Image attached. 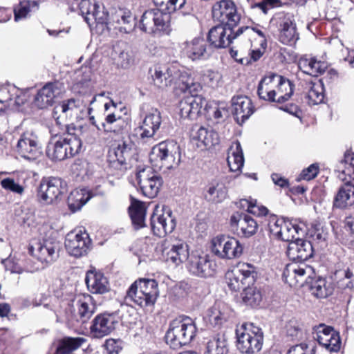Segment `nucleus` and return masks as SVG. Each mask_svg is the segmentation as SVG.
<instances>
[{
	"label": "nucleus",
	"instance_id": "f257e3e1",
	"mask_svg": "<svg viewBox=\"0 0 354 354\" xmlns=\"http://www.w3.org/2000/svg\"><path fill=\"white\" fill-rule=\"evenodd\" d=\"M77 131L80 130L66 126L65 132L53 135L46 147L47 157L52 161H62L78 154L82 142Z\"/></svg>",
	"mask_w": 354,
	"mask_h": 354
},
{
	"label": "nucleus",
	"instance_id": "f03ea898",
	"mask_svg": "<svg viewBox=\"0 0 354 354\" xmlns=\"http://www.w3.org/2000/svg\"><path fill=\"white\" fill-rule=\"evenodd\" d=\"M177 87L183 92L189 94L181 100L179 103L181 117L189 119L196 118L206 102L205 100L198 95L202 88L201 84L195 82L183 66Z\"/></svg>",
	"mask_w": 354,
	"mask_h": 354
},
{
	"label": "nucleus",
	"instance_id": "7ed1b4c3",
	"mask_svg": "<svg viewBox=\"0 0 354 354\" xmlns=\"http://www.w3.org/2000/svg\"><path fill=\"white\" fill-rule=\"evenodd\" d=\"M158 295V283L155 279H140L129 288L124 299L127 304L133 303L144 308L153 306Z\"/></svg>",
	"mask_w": 354,
	"mask_h": 354
},
{
	"label": "nucleus",
	"instance_id": "20e7f679",
	"mask_svg": "<svg viewBox=\"0 0 354 354\" xmlns=\"http://www.w3.org/2000/svg\"><path fill=\"white\" fill-rule=\"evenodd\" d=\"M197 328L195 322L187 316H179L169 324L166 333V342L176 349L188 344L196 336Z\"/></svg>",
	"mask_w": 354,
	"mask_h": 354
},
{
	"label": "nucleus",
	"instance_id": "39448f33",
	"mask_svg": "<svg viewBox=\"0 0 354 354\" xmlns=\"http://www.w3.org/2000/svg\"><path fill=\"white\" fill-rule=\"evenodd\" d=\"M270 235L277 241L295 243L302 241L305 243L307 240H304L306 232V226L304 223L300 225L290 221L272 218L268 224ZM309 243L311 241H308Z\"/></svg>",
	"mask_w": 354,
	"mask_h": 354
},
{
	"label": "nucleus",
	"instance_id": "423d86ee",
	"mask_svg": "<svg viewBox=\"0 0 354 354\" xmlns=\"http://www.w3.org/2000/svg\"><path fill=\"white\" fill-rule=\"evenodd\" d=\"M149 160L156 169H169L178 166L180 161V148L176 141L166 140L154 146Z\"/></svg>",
	"mask_w": 354,
	"mask_h": 354
},
{
	"label": "nucleus",
	"instance_id": "0eeeda50",
	"mask_svg": "<svg viewBox=\"0 0 354 354\" xmlns=\"http://www.w3.org/2000/svg\"><path fill=\"white\" fill-rule=\"evenodd\" d=\"M236 347L242 353L254 354L262 348L263 335L261 329L253 324H243L236 330Z\"/></svg>",
	"mask_w": 354,
	"mask_h": 354
},
{
	"label": "nucleus",
	"instance_id": "6e6552de",
	"mask_svg": "<svg viewBox=\"0 0 354 354\" xmlns=\"http://www.w3.org/2000/svg\"><path fill=\"white\" fill-rule=\"evenodd\" d=\"M187 268L189 273L199 278H212L218 272V265L208 254L195 250H192L189 257Z\"/></svg>",
	"mask_w": 354,
	"mask_h": 354
},
{
	"label": "nucleus",
	"instance_id": "1a4fd4ad",
	"mask_svg": "<svg viewBox=\"0 0 354 354\" xmlns=\"http://www.w3.org/2000/svg\"><path fill=\"white\" fill-rule=\"evenodd\" d=\"M170 16L158 8L146 10L142 15L139 28L147 34L160 35L169 34Z\"/></svg>",
	"mask_w": 354,
	"mask_h": 354
},
{
	"label": "nucleus",
	"instance_id": "9d476101",
	"mask_svg": "<svg viewBox=\"0 0 354 354\" xmlns=\"http://www.w3.org/2000/svg\"><path fill=\"white\" fill-rule=\"evenodd\" d=\"M135 154V148L131 140H122L109 152L108 162L111 169L123 174L130 166Z\"/></svg>",
	"mask_w": 354,
	"mask_h": 354
},
{
	"label": "nucleus",
	"instance_id": "9b49d317",
	"mask_svg": "<svg viewBox=\"0 0 354 354\" xmlns=\"http://www.w3.org/2000/svg\"><path fill=\"white\" fill-rule=\"evenodd\" d=\"M72 303V307L68 309L71 314H67V319L72 324L75 322L86 323L95 311V304L89 295H78ZM66 313H68V310Z\"/></svg>",
	"mask_w": 354,
	"mask_h": 354
},
{
	"label": "nucleus",
	"instance_id": "f8f14e48",
	"mask_svg": "<svg viewBox=\"0 0 354 354\" xmlns=\"http://www.w3.org/2000/svg\"><path fill=\"white\" fill-rule=\"evenodd\" d=\"M151 227L153 234L158 237L172 232L176 227V221L171 210L168 207L162 206L160 209L156 206L151 216Z\"/></svg>",
	"mask_w": 354,
	"mask_h": 354
},
{
	"label": "nucleus",
	"instance_id": "ddd939ff",
	"mask_svg": "<svg viewBox=\"0 0 354 354\" xmlns=\"http://www.w3.org/2000/svg\"><path fill=\"white\" fill-rule=\"evenodd\" d=\"M140 112L143 119L138 127L140 138L142 140L152 138L160 128L161 113L158 109L145 105L142 106Z\"/></svg>",
	"mask_w": 354,
	"mask_h": 354
},
{
	"label": "nucleus",
	"instance_id": "4468645a",
	"mask_svg": "<svg viewBox=\"0 0 354 354\" xmlns=\"http://www.w3.org/2000/svg\"><path fill=\"white\" fill-rule=\"evenodd\" d=\"M81 15L84 17L86 23L91 26L94 23L105 26L107 29L110 27L109 14L103 6L93 2L91 0H82L79 4Z\"/></svg>",
	"mask_w": 354,
	"mask_h": 354
},
{
	"label": "nucleus",
	"instance_id": "2eb2a0df",
	"mask_svg": "<svg viewBox=\"0 0 354 354\" xmlns=\"http://www.w3.org/2000/svg\"><path fill=\"white\" fill-rule=\"evenodd\" d=\"M315 275L314 269L306 264L292 262L286 265L283 272V277L290 286H303Z\"/></svg>",
	"mask_w": 354,
	"mask_h": 354
},
{
	"label": "nucleus",
	"instance_id": "dca6fc26",
	"mask_svg": "<svg viewBox=\"0 0 354 354\" xmlns=\"http://www.w3.org/2000/svg\"><path fill=\"white\" fill-rule=\"evenodd\" d=\"M137 180L142 194L149 198L157 196L162 185L161 176L151 167L140 169L137 173Z\"/></svg>",
	"mask_w": 354,
	"mask_h": 354
},
{
	"label": "nucleus",
	"instance_id": "f3484780",
	"mask_svg": "<svg viewBox=\"0 0 354 354\" xmlns=\"http://www.w3.org/2000/svg\"><path fill=\"white\" fill-rule=\"evenodd\" d=\"M213 18L231 26H236L241 19L235 3L231 0H221L216 2L212 6Z\"/></svg>",
	"mask_w": 354,
	"mask_h": 354
},
{
	"label": "nucleus",
	"instance_id": "a211bd4d",
	"mask_svg": "<svg viewBox=\"0 0 354 354\" xmlns=\"http://www.w3.org/2000/svg\"><path fill=\"white\" fill-rule=\"evenodd\" d=\"M119 324L116 313L97 315L92 321L90 333L94 338H102L115 330Z\"/></svg>",
	"mask_w": 354,
	"mask_h": 354
},
{
	"label": "nucleus",
	"instance_id": "6ab92c4d",
	"mask_svg": "<svg viewBox=\"0 0 354 354\" xmlns=\"http://www.w3.org/2000/svg\"><path fill=\"white\" fill-rule=\"evenodd\" d=\"M63 181L61 178L49 177L44 178L40 183L38 197L46 205L53 204L62 194Z\"/></svg>",
	"mask_w": 354,
	"mask_h": 354
},
{
	"label": "nucleus",
	"instance_id": "aec40b11",
	"mask_svg": "<svg viewBox=\"0 0 354 354\" xmlns=\"http://www.w3.org/2000/svg\"><path fill=\"white\" fill-rule=\"evenodd\" d=\"M276 21L279 30V41L286 45H292L299 39L296 24L292 16L289 14L279 13L272 19Z\"/></svg>",
	"mask_w": 354,
	"mask_h": 354
},
{
	"label": "nucleus",
	"instance_id": "412c9836",
	"mask_svg": "<svg viewBox=\"0 0 354 354\" xmlns=\"http://www.w3.org/2000/svg\"><path fill=\"white\" fill-rule=\"evenodd\" d=\"M17 151L22 158L29 160H35L41 156L38 138L32 133H25L21 136Z\"/></svg>",
	"mask_w": 354,
	"mask_h": 354
},
{
	"label": "nucleus",
	"instance_id": "4be33fe9",
	"mask_svg": "<svg viewBox=\"0 0 354 354\" xmlns=\"http://www.w3.org/2000/svg\"><path fill=\"white\" fill-rule=\"evenodd\" d=\"M182 67L177 63H172L167 66L156 68L153 75L154 84L160 88L167 87L171 84L177 86Z\"/></svg>",
	"mask_w": 354,
	"mask_h": 354
},
{
	"label": "nucleus",
	"instance_id": "5701e85b",
	"mask_svg": "<svg viewBox=\"0 0 354 354\" xmlns=\"http://www.w3.org/2000/svg\"><path fill=\"white\" fill-rule=\"evenodd\" d=\"M29 253L35 257L39 263L35 265L28 264V270L35 272L47 267L50 264L57 256L55 250L52 245H32L28 247Z\"/></svg>",
	"mask_w": 354,
	"mask_h": 354
},
{
	"label": "nucleus",
	"instance_id": "b1692460",
	"mask_svg": "<svg viewBox=\"0 0 354 354\" xmlns=\"http://www.w3.org/2000/svg\"><path fill=\"white\" fill-rule=\"evenodd\" d=\"M234 26L221 24L212 28L207 35V40L210 46L216 48H226L236 39Z\"/></svg>",
	"mask_w": 354,
	"mask_h": 354
},
{
	"label": "nucleus",
	"instance_id": "393cba45",
	"mask_svg": "<svg viewBox=\"0 0 354 354\" xmlns=\"http://www.w3.org/2000/svg\"><path fill=\"white\" fill-rule=\"evenodd\" d=\"M109 29L117 30L122 34L131 33L136 27L135 18L127 9H118L112 12L109 19Z\"/></svg>",
	"mask_w": 354,
	"mask_h": 354
},
{
	"label": "nucleus",
	"instance_id": "a878e982",
	"mask_svg": "<svg viewBox=\"0 0 354 354\" xmlns=\"http://www.w3.org/2000/svg\"><path fill=\"white\" fill-rule=\"evenodd\" d=\"M314 338L330 352H337L340 349V337L330 326L320 324L317 328L316 336Z\"/></svg>",
	"mask_w": 354,
	"mask_h": 354
},
{
	"label": "nucleus",
	"instance_id": "bb28decb",
	"mask_svg": "<svg viewBox=\"0 0 354 354\" xmlns=\"http://www.w3.org/2000/svg\"><path fill=\"white\" fill-rule=\"evenodd\" d=\"M209 50L206 41L201 37L194 38L181 44L182 55L192 61L208 57L210 54Z\"/></svg>",
	"mask_w": 354,
	"mask_h": 354
},
{
	"label": "nucleus",
	"instance_id": "cd10ccee",
	"mask_svg": "<svg viewBox=\"0 0 354 354\" xmlns=\"http://www.w3.org/2000/svg\"><path fill=\"white\" fill-rule=\"evenodd\" d=\"M85 282L88 290L93 294H104L109 290L107 278L94 267L86 272Z\"/></svg>",
	"mask_w": 354,
	"mask_h": 354
},
{
	"label": "nucleus",
	"instance_id": "c85d7f7f",
	"mask_svg": "<svg viewBox=\"0 0 354 354\" xmlns=\"http://www.w3.org/2000/svg\"><path fill=\"white\" fill-rule=\"evenodd\" d=\"M232 113L239 124L244 122L254 112L252 101L246 96L239 95L232 99Z\"/></svg>",
	"mask_w": 354,
	"mask_h": 354
},
{
	"label": "nucleus",
	"instance_id": "c756f323",
	"mask_svg": "<svg viewBox=\"0 0 354 354\" xmlns=\"http://www.w3.org/2000/svg\"><path fill=\"white\" fill-rule=\"evenodd\" d=\"M192 141L201 150L209 149L219 143V136L213 129L200 127L195 131L193 130Z\"/></svg>",
	"mask_w": 354,
	"mask_h": 354
},
{
	"label": "nucleus",
	"instance_id": "7c9ffc66",
	"mask_svg": "<svg viewBox=\"0 0 354 354\" xmlns=\"http://www.w3.org/2000/svg\"><path fill=\"white\" fill-rule=\"evenodd\" d=\"M228 196V189L223 178L214 179L207 186L205 200L214 204L223 202Z\"/></svg>",
	"mask_w": 354,
	"mask_h": 354
},
{
	"label": "nucleus",
	"instance_id": "2f4dec72",
	"mask_svg": "<svg viewBox=\"0 0 354 354\" xmlns=\"http://www.w3.org/2000/svg\"><path fill=\"white\" fill-rule=\"evenodd\" d=\"M232 226H238L240 228L242 235L245 237H250L254 235L257 229V222L249 214L245 213L236 212L230 218Z\"/></svg>",
	"mask_w": 354,
	"mask_h": 354
},
{
	"label": "nucleus",
	"instance_id": "473e14b6",
	"mask_svg": "<svg viewBox=\"0 0 354 354\" xmlns=\"http://www.w3.org/2000/svg\"><path fill=\"white\" fill-rule=\"evenodd\" d=\"M82 106V102L79 99L71 98L64 100L54 107L53 117L57 123L60 124L59 120L61 118H72L77 114Z\"/></svg>",
	"mask_w": 354,
	"mask_h": 354
},
{
	"label": "nucleus",
	"instance_id": "72a5a7b5",
	"mask_svg": "<svg viewBox=\"0 0 354 354\" xmlns=\"http://www.w3.org/2000/svg\"><path fill=\"white\" fill-rule=\"evenodd\" d=\"M188 245H168L161 248L163 259L176 265L187 260L188 261L191 252Z\"/></svg>",
	"mask_w": 354,
	"mask_h": 354
},
{
	"label": "nucleus",
	"instance_id": "f704fd0d",
	"mask_svg": "<svg viewBox=\"0 0 354 354\" xmlns=\"http://www.w3.org/2000/svg\"><path fill=\"white\" fill-rule=\"evenodd\" d=\"M59 83H49L40 89L35 97V103L39 109H44L53 104L54 100L61 93Z\"/></svg>",
	"mask_w": 354,
	"mask_h": 354
},
{
	"label": "nucleus",
	"instance_id": "c9c22d12",
	"mask_svg": "<svg viewBox=\"0 0 354 354\" xmlns=\"http://www.w3.org/2000/svg\"><path fill=\"white\" fill-rule=\"evenodd\" d=\"M298 66L304 73L313 77H318L322 75L328 68V64L319 61L315 57H301L299 60Z\"/></svg>",
	"mask_w": 354,
	"mask_h": 354
},
{
	"label": "nucleus",
	"instance_id": "e433bc0d",
	"mask_svg": "<svg viewBox=\"0 0 354 354\" xmlns=\"http://www.w3.org/2000/svg\"><path fill=\"white\" fill-rule=\"evenodd\" d=\"M309 285L310 292L317 298H326L333 292V286L330 282H328L326 278L312 276V278L306 282Z\"/></svg>",
	"mask_w": 354,
	"mask_h": 354
},
{
	"label": "nucleus",
	"instance_id": "4c0bfd02",
	"mask_svg": "<svg viewBox=\"0 0 354 354\" xmlns=\"http://www.w3.org/2000/svg\"><path fill=\"white\" fill-rule=\"evenodd\" d=\"M353 204L354 185L348 181L339 188L333 205L337 208L344 209Z\"/></svg>",
	"mask_w": 354,
	"mask_h": 354
},
{
	"label": "nucleus",
	"instance_id": "58836bf2",
	"mask_svg": "<svg viewBox=\"0 0 354 354\" xmlns=\"http://www.w3.org/2000/svg\"><path fill=\"white\" fill-rule=\"evenodd\" d=\"M227 165L231 171H240L244 164V158L240 142H233L227 150Z\"/></svg>",
	"mask_w": 354,
	"mask_h": 354
},
{
	"label": "nucleus",
	"instance_id": "ea45409f",
	"mask_svg": "<svg viewBox=\"0 0 354 354\" xmlns=\"http://www.w3.org/2000/svg\"><path fill=\"white\" fill-rule=\"evenodd\" d=\"M277 75L272 74L263 77L259 82L257 89L259 97L266 101L275 102V87Z\"/></svg>",
	"mask_w": 354,
	"mask_h": 354
},
{
	"label": "nucleus",
	"instance_id": "a19ab883",
	"mask_svg": "<svg viewBox=\"0 0 354 354\" xmlns=\"http://www.w3.org/2000/svg\"><path fill=\"white\" fill-rule=\"evenodd\" d=\"M211 252L223 259H234L241 257L243 245H211Z\"/></svg>",
	"mask_w": 354,
	"mask_h": 354
},
{
	"label": "nucleus",
	"instance_id": "79ce46f5",
	"mask_svg": "<svg viewBox=\"0 0 354 354\" xmlns=\"http://www.w3.org/2000/svg\"><path fill=\"white\" fill-rule=\"evenodd\" d=\"M230 317L228 308L222 303H217L208 310L207 317L211 325L218 326L226 322Z\"/></svg>",
	"mask_w": 354,
	"mask_h": 354
},
{
	"label": "nucleus",
	"instance_id": "37998d69",
	"mask_svg": "<svg viewBox=\"0 0 354 354\" xmlns=\"http://www.w3.org/2000/svg\"><path fill=\"white\" fill-rule=\"evenodd\" d=\"M275 87V102L282 104L288 101L293 94V85L290 81L277 75Z\"/></svg>",
	"mask_w": 354,
	"mask_h": 354
},
{
	"label": "nucleus",
	"instance_id": "c03bdc74",
	"mask_svg": "<svg viewBox=\"0 0 354 354\" xmlns=\"http://www.w3.org/2000/svg\"><path fill=\"white\" fill-rule=\"evenodd\" d=\"M313 245H288L287 254L294 261H303L313 257Z\"/></svg>",
	"mask_w": 354,
	"mask_h": 354
},
{
	"label": "nucleus",
	"instance_id": "a18cd8bd",
	"mask_svg": "<svg viewBox=\"0 0 354 354\" xmlns=\"http://www.w3.org/2000/svg\"><path fill=\"white\" fill-rule=\"evenodd\" d=\"M89 192L86 189H75L73 190L68 197L69 209L75 212L82 208L91 198Z\"/></svg>",
	"mask_w": 354,
	"mask_h": 354
},
{
	"label": "nucleus",
	"instance_id": "49530a36",
	"mask_svg": "<svg viewBox=\"0 0 354 354\" xmlns=\"http://www.w3.org/2000/svg\"><path fill=\"white\" fill-rule=\"evenodd\" d=\"M305 90L307 92L306 97L309 104H319L323 102L324 98V87L321 82H306Z\"/></svg>",
	"mask_w": 354,
	"mask_h": 354
},
{
	"label": "nucleus",
	"instance_id": "de8ad7c7",
	"mask_svg": "<svg viewBox=\"0 0 354 354\" xmlns=\"http://www.w3.org/2000/svg\"><path fill=\"white\" fill-rule=\"evenodd\" d=\"M86 339L84 337H64L57 344L55 354H70L80 348Z\"/></svg>",
	"mask_w": 354,
	"mask_h": 354
},
{
	"label": "nucleus",
	"instance_id": "09e8293b",
	"mask_svg": "<svg viewBox=\"0 0 354 354\" xmlns=\"http://www.w3.org/2000/svg\"><path fill=\"white\" fill-rule=\"evenodd\" d=\"M234 268L246 284L250 285L254 282L257 272L252 264L239 262Z\"/></svg>",
	"mask_w": 354,
	"mask_h": 354
},
{
	"label": "nucleus",
	"instance_id": "8fccbe9b",
	"mask_svg": "<svg viewBox=\"0 0 354 354\" xmlns=\"http://www.w3.org/2000/svg\"><path fill=\"white\" fill-rule=\"evenodd\" d=\"M155 6L164 14H171L183 10L186 6V0H153Z\"/></svg>",
	"mask_w": 354,
	"mask_h": 354
},
{
	"label": "nucleus",
	"instance_id": "3c124183",
	"mask_svg": "<svg viewBox=\"0 0 354 354\" xmlns=\"http://www.w3.org/2000/svg\"><path fill=\"white\" fill-rule=\"evenodd\" d=\"M227 342L223 335L213 337L207 344L206 354H227Z\"/></svg>",
	"mask_w": 354,
	"mask_h": 354
},
{
	"label": "nucleus",
	"instance_id": "603ef678",
	"mask_svg": "<svg viewBox=\"0 0 354 354\" xmlns=\"http://www.w3.org/2000/svg\"><path fill=\"white\" fill-rule=\"evenodd\" d=\"M242 301L251 307L259 306L262 300L261 291L254 286H248L243 289L241 293Z\"/></svg>",
	"mask_w": 354,
	"mask_h": 354
},
{
	"label": "nucleus",
	"instance_id": "864d4df0",
	"mask_svg": "<svg viewBox=\"0 0 354 354\" xmlns=\"http://www.w3.org/2000/svg\"><path fill=\"white\" fill-rule=\"evenodd\" d=\"M38 9V3L35 1H24L15 8V20L18 21L25 19L32 10Z\"/></svg>",
	"mask_w": 354,
	"mask_h": 354
},
{
	"label": "nucleus",
	"instance_id": "5fc2aeb1",
	"mask_svg": "<svg viewBox=\"0 0 354 354\" xmlns=\"http://www.w3.org/2000/svg\"><path fill=\"white\" fill-rule=\"evenodd\" d=\"M204 104L205 105V111L207 115L216 120L217 122H218L220 120L227 117L228 114L227 110L224 106H220L214 102L209 104L205 102Z\"/></svg>",
	"mask_w": 354,
	"mask_h": 354
},
{
	"label": "nucleus",
	"instance_id": "6e6d98bb",
	"mask_svg": "<svg viewBox=\"0 0 354 354\" xmlns=\"http://www.w3.org/2000/svg\"><path fill=\"white\" fill-rule=\"evenodd\" d=\"M246 33L247 35H250L252 32H256L260 37V46L263 50H265L267 46L266 38L264 32L258 28H251L249 26H243L238 28L234 33V37H238L241 35Z\"/></svg>",
	"mask_w": 354,
	"mask_h": 354
},
{
	"label": "nucleus",
	"instance_id": "4d7b16f0",
	"mask_svg": "<svg viewBox=\"0 0 354 354\" xmlns=\"http://www.w3.org/2000/svg\"><path fill=\"white\" fill-rule=\"evenodd\" d=\"M129 214L133 224L136 228L144 226L145 209L141 205H137L129 209Z\"/></svg>",
	"mask_w": 354,
	"mask_h": 354
},
{
	"label": "nucleus",
	"instance_id": "13d9d810",
	"mask_svg": "<svg viewBox=\"0 0 354 354\" xmlns=\"http://www.w3.org/2000/svg\"><path fill=\"white\" fill-rule=\"evenodd\" d=\"M226 280L229 288L234 291L240 290L243 285L246 284L241 276L236 273L234 268L227 272Z\"/></svg>",
	"mask_w": 354,
	"mask_h": 354
},
{
	"label": "nucleus",
	"instance_id": "bf43d9fd",
	"mask_svg": "<svg viewBox=\"0 0 354 354\" xmlns=\"http://www.w3.org/2000/svg\"><path fill=\"white\" fill-rule=\"evenodd\" d=\"M226 280L229 288L234 291L240 290L243 285L246 284L241 276L236 273L234 268L227 272Z\"/></svg>",
	"mask_w": 354,
	"mask_h": 354
},
{
	"label": "nucleus",
	"instance_id": "052dcab7",
	"mask_svg": "<svg viewBox=\"0 0 354 354\" xmlns=\"http://www.w3.org/2000/svg\"><path fill=\"white\" fill-rule=\"evenodd\" d=\"M226 280L229 288L234 291L240 290L243 285L246 284L241 276L236 273L234 268L227 272Z\"/></svg>",
	"mask_w": 354,
	"mask_h": 354
},
{
	"label": "nucleus",
	"instance_id": "680f3d73",
	"mask_svg": "<svg viewBox=\"0 0 354 354\" xmlns=\"http://www.w3.org/2000/svg\"><path fill=\"white\" fill-rule=\"evenodd\" d=\"M68 254L78 259L88 254L91 248L89 245H64Z\"/></svg>",
	"mask_w": 354,
	"mask_h": 354
},
{
	"label": "nucleus",
	"instance_id": "e2e57ef3",
	"mask_svg": "<svg viewBox=\"0 0 354 354\" xmlns=\"http://www.w3.org/2000/svg\"><path fill=\"white\" fill-rule=\"evenodd\" d=\"M1 185L4 189L18 195H22L24 192V187L11 178L1 180Z\"/></svg>",
	"mask_w": 354,
	"mask_h": 354
},
{
	"label": "nucleus",
	"instance_id": "0e129e2a",
	"mask_svg": "<svg viewBox=\"0 0 354 354\" xmlns=\"http://www.w3.org/2000/svg\"><path fill=\"white\" fill-rule=\"evenodd\" d=\"M66 241L69 242L75 241L77 243L83 242V243H90L91 239L88 234L82 230H74L66 235Z\"/></svg>",
	"mask_w": 354,
	"mask_h": 354
},
{
	"label": "nucleus",
	"instance_id": "69168bd1",
	"mask_svg": "<svg viewBox=\"0 0 354 354\" xmlns=\"http://www.w3.org/2000/svg\"><path fill=\"white\" fill-rule=\"evenodd\" d=\"M130 250L138 258L139 263L146 261V258L149 257L151 252L149 245H133Z\"/></svg>",
	"mask_w": 354,
	"mask_h": 354
},
{
	"label": "nucleus",
	"instance_id": "338daca9",
	"mask_svg": "<svg viewBox=\"0 0 354 354\" xmlns=\"http://www.w3.org/2000/svg\"><path fill=\"white\" fill-rule=\"evenodd\" d=\"M123 342L120 339H108L104 347L108 354H118L122 349Z\"/></svg>",
	"mask_w": 354,
	"mask_h": 354
},
{
	"label": "nucleus",
	"instance_id": "774afa93",
	"mask_svg": "<svg viewBox=\"0 0 354 354\" xmlns=\"http://www.w3.org/2000/svg\"><path fill=\"white\" fill-rule=\"evenodd\" d=\"M345 164L347 165L345 169H342V173L343 174H347L351 176V172L354 171V153L351 151H346L344 154V160L340 162L338 166V169L340 170L341 166Z\"/></svg>",
	"mask_w": 354,
	"mask_h": 354
}]
</instances>
